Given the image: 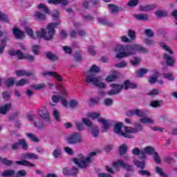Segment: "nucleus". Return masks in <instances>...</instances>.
Instances as JSON below:
<instances>
[{"instance_id":"nucleus-1","label":"nucleus","mask_w":177,"mask_h":177,"mask_svg":"<svg viewBox=\"0 0 177 177\" xmlns=\"http://www.w3.org/2000/svg\"><path fill=\"white\" fill-rule=\"evenodd\" d=\"M114 52L117 53V59H122L124 57H129V56H133L136 55V52L141 53H149V50L140 44H133L131 45H121L118 44L115 48Z\"/></svg>"},{"instance_id":"nucleus-2","label":"nucleus","mask_w":177,"mask_h":177,"mask_svg":"<svg viewBox=\"0 0 177 177\" xmlns=\"http://www.w3.org/2000/svg\"><path fill=\"white\" fill-rule=\"evenodd\" d=\"M110 87L113 89L108 91V95H109V96H113L117 95V93H120L122 89H124V91H128L129 88L136 89V88H138V84L131 82L129 80H127L123 82V84L113 83L110 84Z\"/></svg>"},{"instance_id":"nucleus-3","label":"nucleus","mask_w":177,"mask_h":177,"mask_svg":"<svg viewBox=\"0 0 177 177\" xmlns=\"http://www.w3.org/2000/svg\"><path fill=\"white\" fill-rule=\"evenodd\" d=\"M125 114L127 117H133V115L139 117L141 118L140 119V122L142 124H153V120L146 117V112L145 111H142L140 109L129 110Z\"/></svg>"},{"instance_id":"nucleus-4","label":"nucleus","mask_w":177,"mask_h":177,"mask_svg":"<svg viewBox=\"0 0 177 177\" xmlns=\"http://www.w3.org/2000/svg\"><path fill=\"white\" fill-rule=\"evenodd\" d=\"M122 127H124V124L121 122H118L114 126V132L117 135H120L122 138H125L126 139H133V135L129 133V127H124V131H122Z\"/></svg>"},{"instance_id":"nucleus-5","label":"nucleus","mask_w":177,"mask_h":177,"mask_svg":"<svg viewBox=\"0 0 177 177\" xmlns=\"http://www.w3.org/2000/svg\"><path fill=\"white\" fill-rule=\"evenodd\" d=\"M57 26H60V21H57V22H50L48 24L46 27L47 32L44 30V39L45 41H50L53 39V35H55V32L56 30Z\"/></svg>"},{"instance_id":"nucleus-6","label":"nucleus","mask_w":177,"mask_h":177,"mask_svg":"<svg viewBox=\"0 0 177 177\" xmlns=\"http://www.w3.org/2000/svg\"><path fill=\"white\" fill-rule=\"evenodd\" d=\"M86 84H93L94 86H97V88H106V84L104 82H100L102 81V77L100 76H95L94 74H90L86 76L85 80Z\"/></svg>"},{"instance_id":"nucleus-7","label":"nucleus","mask_w":177,"mask_h":177,"mask_svg":"<svg viewBox=\"0 0 177 177\" xmlns=\"http://www.w3.org/2000/svg\"><path fill=\"white\" fill-rule=\"evenodd\" d=\"M73 161L76 165H77V167H79V168H88V163L86 161V157H84V155L82 153H79L77 155V158H74Z\"/></svg>"},{"instance_id":"nucleus-8","label":"nucleus","mask_w":177,"mask_h":177,"mask_svg":"<svg viewBox=\"0 0 177 177\" xmlns=\"http://www.w3.org/2000/svg\"><path fill=\"white\" fill-rule=\"evenodd\" d=\"M67 142L69 145H78V143H82V136H81L80 133L75 132L68 137Z\"/></svg>"},{"instance_id":"nucleus-9","label":"nucleus","mask_w":177,"mask_h":177,"mask_svg":"<svg viewBox=\"0 0 177 177\" xmlns=\"http://www.w3.org/2000/svg\"><path fill=\"white\" fill-rule=\"evenodd\" d=\"M113 167L116 169L119 167H121L122 168H123V169H125L126 171H127V172H133V167H132V165L125 163L122 160H118V161L114 162L113 163Z\"/></svg>"},{"instance_id":"nucleus-10","label":"nucleus","mask_w":177,"mask_h":177,"mask_svg":"<svg viewBox=\"0 0 177 177\" xmlns=\"http://www.w3.org/2000/svg\"><path fill=\"white\" fill-rule=\"evenodd\" d=\"M20 145L21 146L23 150H27L28 149V144L26 142L24 139H20L17 142H15L11 145L12 150H19L20 148Z\"/></svg>"},{"instance_id":"nucleus-11","label":"nucleus","mask_w":177,"mask_h":177,"mask_svg":"<svg viewBox=\"0 0 177 177\" xmlns=\"http://www.w3.org/2000/svg\"><path fill=\"white\" fill-rule=\"evenodd\" d=\"M9 39V32L8 30L4 31V38L0 41V55L3 53L5 48H6V42Z\"/></svg>"},{"instance_id":"nucleus-12","label":"nucleus","mask_w":177,"mask_h":177,"mask_svg":"<svg viewBox=\"0 0 177 177\" xmlns=\"http://www.w3.org/2000/svg\"><path fill=\"white\" fill-rule=\"evenodd\" d=\"M129 133L132 135V133H136V132H142L143 131V126L139 122H136L134 124V128L129 127Z\"/></svg>"},{"instance_id":"nucleus-13","label":"nucleus","mask_w":177,"mask_h":177,"mask_svg":"<svg viewBox=\"0 0 177 177\" xmlns=\"http://www.w3.org/2000/svg\"><path fill=\"white\" fill-rule=\"evenodd\" d=\"M42 75H44V77H46V75H48V77H54L59 82L63 81V77L55 71H45L42 73Z\"/></svg>"},{"instance_id":"nucleus-14","label":"nucleus","mask_w":177,"mask_h":177,"mask_svg":"<svg viewBox=\"0 0 177 177\" xmlns=\"http://www.w3.org/2000/svg\"><path fill=\"white\" fill-rule=\"evenodd\" d=\"M108 7L109 8L111 13H113V15H117V13H119V12L124 10L122 7L117 6L115 4H109Z\"/></svg>"},{"instance_id":"nucleus-15","label":"nucleus","mask_w":177,"mask_h":177,"mask_svg":"<svg viewBox=\"0 0 177 177\" xmlns=\"http://www.w3.org/2000/svg\"><path fill=\"white\" fill-rule=\"evenodd\" d=\"M98 122H100L103 125L104 129L102 132H107L109 128H110V120H106L104 118H98Z\"/></svg>"},{"instance_id":"nucleus-16","label":"nucleus","mask_w":177,"mask_h":177,"mask_svg":"<svg viewBox=\"0 0 177 177\" xmlns=\"http://www.w3.org/2000/svg\"><path fill=\"white\" fill-rule=\"evenodd\" d=\"M163 57L166 60L167 66H170L171 67H172V66H174L176 63V61H175V59H174L172 57L169 56L167 53L163 54Z\"/></svg>"},{"instance_id":"nucleus-17","label":"nucleus","mask_w":177,"mask_h":177,"mask_svg":"<svg viewBox=\"0 0 177 177\" xmlns=\"http://www.w3.org/2000/svg\"><path fill=\"white\" fill-rule=\"evenodd\" d=\"M131 153L134 156H139L138 157L140 160H145V151L140 150L139 148L136 147L133 149Z\"/></svg>"},{"instance_id":"nucleus-18","label":"nucleus","mask_w":177,"mask_h":177,"mask_svg":"<svg viewBox=\"0 0 177 177\" xmlns=\"http://www.w3.org/2000/svg\"><path fill=\"white\" fill-rule=\"evenodd\" d=\"M13 34L17 39H20L24 37V31L21 30L16 27L13 29Z\"/></svg>"},{"instance_id":"nucleus-19","label":"nucleus","mask_w":177,"mask_h":177,"mask_svg":"<svg viewBox=\"0 0 177 177\" xmlns=\"http://www.w3.org/2000/svg\"><path fill=\"white\" fill-rule=\"evenodd\" d=\"M9 55H10V56H16V55H18L19 60H23V59H24V55H23V53H21L20 50H17V51L15 50H10Z\"/></svg>"},{"instance_id":"nucleus-20","label":"nucleus","mask_w":177,"mask_h":177,"mask_svg":"<svg viewBox=\"0 0 177 177\" xmlns=\"http://www.w3.org/2000/svg\"><path fill=\"white\" fill-rule=\"evenodd\" d=\"M156 8H157L156 5L140 6V10L141 12H151V10H154Z\"/></svg>"},{"instance_id":"nucleus-21","label":"nucleus","mask_w":177,"mask_h":177,"mask_svg":"<svg viewBox=\"0 0 177 177\" xmlns=\"http://www.w3.org/2000/svg\"><path fill=\"white\" fill-rule=\"evenodd\" d=\"M23 158L24 160H38V155L34 153H26L23 155Z\"/></svg>"},{"instance_id":"nucleus-22","label":"nucleus","mask_w":177,"mask_h":177,"mask_svg":"<svg viewBox=\"0 0 177 177\" xmlns=\"http://www.w3.org/2000/svg\"><path fill=\"white\" fill-rule=\"evenodd\" d=\"M16 75L17 77H23L24 75H26V77H32V76H34V73L31 72H28L27 71L22 70V71H17Z\"/></svg>"},{"instance_id":"nucleus-23","label":"nucleus","mask_w":177,"mask_h":177,"mask_svg":"<svg viewBox=\"0 0 177 177\" xmlns=\"http://www.w3.org/2000/svg\"><path fill=\"white\" fill-rule=\"evenodd\" d=\"M15 164H17L18 165H24V167H35V164L30 162V161L26 160H17Z\"/></svg>"},{"instance_id":"nucleus-24","label":"nucleus","mask_w":177,"mask_h":177,"mask_svg":"<svg viewBox=\"0 0 177 177\" xmlns=\"http://www.w3.org/2000/svg\"><path fill=\"white\" fill-rule=\"evenodd\" d=\"M33 124L35 127L38 128V129H42V128H44V122L38 116H37V118H35V121L33 122Z\"/></svg>"},{"instance_id":"nucleus-25","label":"nucleus","mask_w":177,"mask_h":177,"mask_svg":"<svg viewBox=\"0 0 177 177\" xmlns=\"http://www.w3.org/2000/svg\"><path fill=\"white\" fill-rule=\"evenodd\" d=\"M46 57L48 59V60H51V62H57V60H59L57 55L52 53L50 51L46 53Z\"/></svg>"},{"instance_id":"nucleus-26","label":"nucleus","mask_w":177,"mask_h":177,"mask_svg":"<svg viewBox=\"0 0 177 177\" xmlns=\"http://www.w3.org/2000/svg\"><path fill=\"white\" fill-rule=\"evenodd\" d=\"M144 160L146 159V154H149L151 156L153 153H156V150L153 148V147H147L144 149Z\"/></svg>"},{"instance_id":"nucleus-27","label":"nucleus","mask_w":177,"mask_h":177,"mask_svg":"<svg viewBox=\"0 0 177 177\" xmlns=\"http://www.w3.org/2000/svg\"><path fill=\"white\" fill-rule=\"evenodd\" d=\"M34 16L35 19L37 20H39V21H44V20L46 19V15L44 14H42V12L39 11H35L34 13Z\"/></svg>"},{"instance_id":"nucleus-28","label":"nucleus","mask_w":177,"mask_h":177,"mask_svg":"<svg viewBox=\"0 0 177 177\" xmlns=\"http://www.w3.org/2000/svg\"><path fill=\"white\" fill-rule=\"evenodd\" d=\"M39 114L41 118H43L47 122H49V121H50V118L49 117V113L48 112H44L42 110H39Z\"/></svg>"},{"instance_id":"nucleus-29","label":"nucleus","mask_w":177,"mask_h":177,"mask_svg":"<svg viewBox=\"0 0 177 177\" xmlns=\"http://www.w3.org/2000/svg\"><path fill=\"white\" fill-rule=\"evenodd\" d=\"M133 164L137 168H140L141 170L146 168V162H145V160L139 161L138 160H135Z\"/></svg>"},{"instance_id":"nucleus-30","label":"nucleus","mask_w":177,"mask_h":177,"mask_svg":"<svg viewBox=\"0 0 177 177\" xmlns=\"http://www.w3.org/2000/svg\"><path fill=\"white\" fill-rule=\"evenodd\" d=\"M10 109H12V104H6L0 108V113L1 114H6V113H8Z\"/></svg>"},{"instance_id":"nucleus-31","label":"nucleus","mask_w":177,"mask_h":177,"mask_svg":"<svg viewBox=\"0 0 177 177\" xmlns=\"http://www.w3.org/2000/svg\"><path fill=\"white\" fill-rule=\"evenodd\" d=\"M97 154H99V151H91L89 153L86 159V161L88 162V165L92 162V157H96Z\"/></svg>"},{"instance_id":"nucleus-32","label":"nucleus","mask_w":177,"mask_h":177,"mask_svg":"<svg viewBox=\"0 0 177 177\" xmlns=\"http://www.w3.org/2000/svg\"><path fill=\"white\" fill-rule=\"evenodd\" d=\"M50 5H60V6H66L68 3V1H48Z\"/></svg>"},{"instance_id":"nucleus-33","label":"nucleus","mask_w":177,"mask_h":177,"mask_svg":"<svg viewBox=\"0 0 177 177\" xmlns=\"http://www.w3.org/2000/svg\"><path fill=\"white\" fill-rule=\"evenodd\" d=\"M134 17L137 19V20H141L142 21H147V20H149V16L146 14L135 15Z\"/></svg>"},{"instance_id":"nucleus-34","label":"nucleus","mask_w":177,"mask_h":177,"mask_svg":"<svg viewBox=\"0 0 177 177\" xmlns=\"http://www.w3.org/2000/svg\"><path fill=\"white\" fill-rule=\"evenodd\" d=\"M129 150V149H128L127 144H123L119 148V154L120 156H124L127 154V151H128Z\"/></svg>"},{"instance_id":"nucleus-35","label":"nucleus","mask_w":177,"mask_h":177,"mask_svg":"<svg viewBox=\"0 0 177 177\" xmlns=\"http://www.w3.org/2000/svg\"><path fill=\"white\" fill-rule=\"evenodd\" d=\"M38 9H41V11L44 12L46 15H50V10L48 8V7L43 3H40L37 6Z\"/></svg>"},{"instance_id":"nucleus-36","label":"nucleus","mask_w":177,"mask_h":177,"mask_svg":"<svg viewBox=\"0 0 177 177\" xmlns=\"http://www.w3.org/2000/svg\"><path fill=\"white\" fill-rule=\"evenodd\" d=\"M15 175H16V171L12 169L5 170L2 173V176H5V177L13 176Z\"/></svg>"},{"instance_id":"nucleus-37","label":"nucleus","mask_w":177,"mask_h":177,"mask_svg":"<svg viewBox=\"0 0 177 177\" xmlns=\"http://www.w3.org/2000/svg\"><path fill=\"white\" fill-rule=\"evenodd\" d=\"M5 84L7 88H10L13 86L15 84H16V82H15V79L13 77H10L6 80Z\"/></svg>"},{"instance_id":"nucleus-38","label":"nucleus","mask_w":177,"mask_h":177,"mask_svg":"<svg viewBox=\"0 0 177 177\" xmlns=\"http://www.w3.org/2000/svg\"><path fill=\"white\" fill-rule=\"evenodd\" d=\"M91 134L93 135V138H97L99 136V133H100L99 127L95 126V127H93L91 129Z\"/></svg>"},{"instance_id":"nucleus-39","label":"nucleus","mask_w":177,"mask_h":177,"mask_svg":"<svg viewBox=\"0 0 177 177\" xmlns=\"http://www.w3.org/2000/svg\"><path fill=\"white\" fill-rule=\"evenodd\" d=\"M1 164L6 165V167H12V165H13V160L3 158L1 159Z\"/></svg>"},{"instance_id":"nucleus-40","label":"nucleus","mask_w":177,"mask_h":177,"mask_svg":"<svg viewBox=\"0 0 177 177\" xmlns=\"http://www.w3.org/2000/svg\"><path fill=\"white\" fill-rule=\"evenodd\" d=\"M149 73V70L145 68H142L137 71V77H140L142 78L145 74H147Z\"/></svg>"},{"instance_id":"nucleus-41","label":"nucleus","mask_w":177,"mask_h":177,"mask_svg":"<svg viewBox=\"0 0 177 177\" xmlns=\"http://www.w3.org/2000/svg\"><path fill=\"white\" fill-rule=\"evenodd\" d=\"M54 158H59L62 156V149L57 147L53 152Z\"/></svg>"},{"instance_id":"nucleus-42","label":"nucleus","mask_w":177,"mask_h":177,"mask_svg":"<svg viewBox=\"0 0 177 177\" xmlns=\"http://www.w3.org/2000/svg\"><path fill=\"white\" fill-rule=\"evenodd\" d=\"M156 15L158 18L167 17V16H168V12L167 11L159 10L156 12Z\"/></svg>"},{"instance_id":"nucleus-43","label":"nucleus","mask_w":177,"mask_h":177,"mask_svg":"<svg viewBox=\"0 0 177 177\" xmlns=\"http://www.w3.org/2000/svg\"><path fill=\"white\" fill-rule=\"evenodd\" d=\"M26 136L30 139L32 142H35V143H38V142H39V139H38V138H37L34 134L31 133H27Z\"/></svg>"},{"instance_id":"nucleus-44","label":"nucleus","mask_w":177,"mask_h":177,"mask_svg":"<svg viewBox=\"0 0 177 177\" xmlns=\"http://www.w3.org/2000/svg\"><path fill=\"white\" fill-rule=\"evenodd\" d=\"M160 46H161L162 48L164 49V50H166V52H168L170 55H173L174 52L168 47V46L165 45V43L160 42L159 43Z\"/></svg>"},{"instance_id":"nucleus-45","label":"nucleus","mask_w":177,"mask_h":177,"mask_svg":"<svg viewBox=\"0 0 177 177\" xmlns=\"http://www.w3.org/2000/svg\"><path fill=\"white\" fill-rule=\"evenodd\" d=\"M31 88H33L35 91H41V89H45L46 85L45 84H34L31 86Z\"/></svg>"},{"instance_id":"nucleus-46","label":"nucleus","mask_w":177,"mask_h":177,"mask_svg":"<svg viewBox=\"0 0 177 177\" xmlns=\"http://www.w3.org/2000/svg\"><path fill=\"white\" fill-rule=\"evenodd\" d=\"M0 21H2L3 23H9V17L6 14L0 12Z\"/></svg>"},{"instance_id":"nucleus-47","label":"nucleus","mask_w":177,"mask_h":177,"mask_svg":"<svg viewBox=\"0 0 177 177\" xmlns=\"http://www.w3.org/2000/svg\"><path fill=\"white\" fill-rule=\"evenodd\" d=\"M157 77H158V72H156L153 76L149 77V82H150V84H156V82H157Z\"/></svg>"},{"instance_id":"nucleus-48","label":"nucleus","mask_w":177,"mask_h":177,"mask_svg":"<svg viewBox=\"0 0 177 177\" xmlns=\"http://www.w3.org/2000/svg\"><path fill=\"white\" fill-rule=\"evenodd\" d=\"M138 174L141 176H148V177L151 176V173L149 172V171H147V170H145V169L139 170Z\"/></svg>"},{"instance_id":"nucleus-49","label":"nucleus","mask_w":177,"mask_h":177,"mask_svg":"<svg viewBox=\"0 0 177 177\" xmlns=\"http://www.w3.org/2000/svg\"><path fill=\"white\" fill-rule=\"evenodd\" d=\"M25 31L30 37V38H33V39H35V37H34V31L30 28L28 26H25Z\"/></svg>"},{"instance_id":"nucleus-50","label":"nucleus","mask_w":177,"mask_h":177,"mask_svg":"<svg viewBox=\"0 0 177 177\" xmlns=\"http://www.w3.org/2000/svg\"><path fill=\"white\" fill-rule=\"evenodd\" d=\"M78 175V168L73 167L71 169L70 176L77 177Z\"/></svg>"},{"instance_id":"nucleus-51","label":"nucleus","mask_w":177,"mask_h":177,"mask_svg":"<svg viewBox=\"0 0 177 177\" xmlns=\"http://www.w3.org/2000/svg\"><path fill=\"white\" fill-rule=\"evenodd\" d=\"M53 115L56 121L58 122H60V113H59V111L57 110L54 109L53 111Z\"/></svg>"},{"instance_id":"nucleus-52","label":"nucleus","mask_w":177,"mask_h":177,"mask_svg":"<svg viewBox=\"0 0 177 177\" xmlns=\"http://www.w3.org/2000/svg\"><path fill=\"white\" fill-rule=\"evenodd\" d=\"M27 175V171H26V170L22 169V170H19L16 173V175L14 176V177H24L26 176Z\"/></svg>"},{"instance_id":"nucleus-53","label":"nucleus","mask_w":177,"mask_h":177,"mask_svg":"<svg viewBox=\"0 0 177 177\" xmlns=\"http://www.w3.org/2000/svg\"><path fill=\"white\" fill-rule=\"evenodd\" d=\"M133 60H130V63L132 66H138V64H140V59L139 57H133Z\"/></svg>"},{"instance_id":"nucleus-54","label":"nucleus","mask_w":177,"mask_h":177,"mask_svg":"<svg viewBox=\"0 0 177 177\" xmlns=\"http://www.w3.org/2000/svg\"><path fill=\"white\" fill-rule=\"evenodd\" d=\"M37 38H45V28H41V30L36 32Z\"/></svg>"},{"instance_id":"nucleus-55","label":"nucleus","mask_w":177,"mask_h":177,"mask_svg":"<svg viewBox=\"0 0 177 177\" xmlns=\"http://www.w3.org/2000/svg\"><path fill=\"white\" fill-rule=\"evenodd\" d=\"M156 173H158V175H160V176H162V177H167L168 176L167 174H164V171H162V169H161V167H156Z\"/></svg>"},{"instance_id":"nucleus-56","label":"nucleus","mask_w":177,"mask_h":177,"mask_svg":"<svg viewBox=\"0 0 177 177\" xmlns=\"http://www.w3.org/2000/svg\"><path fill=\"white\" fill-rule=\"evenodd\" d=\"M128 36L129 37L130 39H131V41H133L136 38V33H135V31L130 29L128 32Z\"/></svg>"},{"instance_id":"nucleus-57","label":"nucleus","mask_w":177,"mask_h":177,"mask_svg":"<svg viewBox=\"0 0 177 177\" xmlns=\"http://www.w3.org/2000/svg\"><path fill=\"white\" fill-rule=\"evenodd\" d=\"M82 122L86 125V127H88L89 128L93 127V123L91 122L88 119H86L85 118H82Z\"/></svg>"},{"instance_id":"nucleus-58","label":"nucleus","mask_w":177,"mask_h":177,"mask_svg":"<svg viewBox=\"0 0 177 177\" xmlns=\"http://www.w3.org/2000/svg\"><path fill=\"white\" fill-rule=\"evenodd\" d=\"M27 84V80L25 79H21L19 81L15 82L16 86H23V85H26Z\"/></svg>"},{"instance_id":"nucleus-59","label":"nucleus","mask_w":177,"mask_h":177,"mask_svg":"<svg viewBox=\"0 0 177 177\" xmlns=\"http://www.w3.org/2000/svg\"><path fill=\"white\" fill-rule=\"evenodd\" d=\"M117 78H118V76L116 75H110L106 78V82H111L113 81H115Z\"/></svg>"},{"instance_id":"nucleus-60","label":"nucleus","mask_w":177,"mask_h":177,"mask_svg":"<svg viewBox=\"0 0 177 177\" xmlns=\"http://www.w3.org/2000/svg\"><path fill=\"white\" fill-rule=\"evenodd\" d=\"M52 17H53V20L57 21H57H60V20H59V11L56 10H53Z\"/></svg>"},{"instance_id":"nucleus-61","label":"nucleus","mask_w":177,"mask_h":177,"mask_svg":"<svg viewBox=\"0 0 177 177\" xmlns=\"http://www.w3.org/2000/svg\"><path fill=\"white\" fill-rule=\"evenodd\" d=\"M145 34L147 37H149V38L154 37V32L151 30V29H145Z\"/></svg>"},{"instance_id":"nucleus-62","label":"nucleus","mask_w":177,"mask_h":177,"mask_svg":"<svg viewBox=\"0 0 177 177\" xmlns=\"http://www.w3.org/2000/svg\"><path fill=\"white\" fill-rule=\"evenodd\" d=\"M114 102L113 101V99H111V98H106L104 100V104L105 106H106L107 107L110 106H113V103Z\"/></svg>"},{"instance_id":"nucleus-63","label":"nucleus","mask_w":177,"mask_h":177,"mask_svg":"<svg viewBox=\"0 0 177 177\" xmlns=\"http://www.w3.org/2000/svg\"><path fill=\"white\" fill-rule=\"evenodd\" d=\"M91 73H100V68L96 65H92L90 68Z\"/></svg>"},{"instance_id":"nucleus-64","label":"nucleus","mask_w":177,"mask_h":177,"mask_svg":"<svg viewBox=\"0 0 177 177\" xmlns=\"http://www.w3.org/2000/svg\"><path fill=\"white\" fill-rule=\"evenodd\" d=\"M75 126H76L77 131H84V124H82L80 122H76Z\"/></svg>"}]
</instances>
